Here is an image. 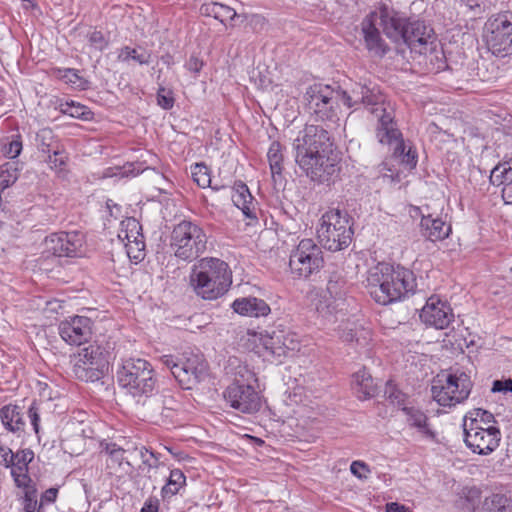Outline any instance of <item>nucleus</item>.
I'll list each match as a JSON object with an SVG mask.
<instances>
[{
    "instance_id": "4d7b16f0",
    "label": "nucleus",
    "mask_w": 512,
    "mask_h": 512,
    "mask_svg": "<svg viewBox=\"0 0 512 512\" xmlns=\"http://www.w3.org/2000/svg\"><path fill=\"white\" fill-rule=\"evenodd\" d=\"M157 102L163 109H170L173 107L174 100L169 92H166L164 88H160L157 93Z\"/></svg>"
},
{
    "instance_id": "9d476101",
    "label": "nucleus",
    "mask_w": 512,
    "mask_h": 512,
    "mask_svg": "<svg viewBox=\"0 0 512 512\" xmlns=\"http://www.w3.org/2000/svg\"><path fill=\"white\" fill-rule=\"evenodd\" d=\"M484 38L489 50L496 56L512 53V12L491 15L484 26Z\"/></svg>"
},
{
    "instance_id": "a19ab883",
    "label": "nucleus",
    "mask_w": 512,
    "mask_h": 512,
    "mask_svg": "<svg viewBox=\"0 0 512 512\" xmlns=\"http://www.w3.org/2000/svg\"><path fill=\"white\" fill-rule=\"evenodd\" d=\"M403 147H404V150H403V153H394V156H396L397 158L400 159V161L405 164L408 168L412 169V168H415L416 165H417V158H418V155H417V151L416 149L410 145V144H406L404 141H403Z\"/></svg>"
},
{
    "instance_id": "a18cd8bd",
    "label": "nucleus",
    "mask_w": 512,
    "mask_h": 512,
    "mask_svg": "<svg viewBox=\"0 0 512 512\" xmlns=\"http://www.w3.org/2000/svg\"><path fill=\"white\" fill-rule=\"evenodd\" d=\"M104 451L108 454L110 460L120 466L125 460V450L115 443L106 444Z\"/></svg>"
},
{
    "instance_id": "58836bf2",
    "label": "nucleus",
    "mask_w": 512,
    "mask_h": 512,
    "mask_svg": "<svg viewBox=\"0 0 512 512\" xmlns=\"http://www.w3.org/2000/svg\"><path fill=\"white\" fill-rule=\"evenodd\" d=\"M61 113L69 115L73 118H79L83 120H88L90 118L91 112L89 109L80 104L76 103L74 101H66V102H60L58 106Z\"/></svg>"
},
{
    "instance_id": "412c9836",
    "label": "nucleus",
    "mask_w": 512,
    "mask_h": 512,
    "mask_svg": "<svg viewBox=\"0 0 512 512\" xmlns=\"http://www.w3.org/2000/svg\"><path fill=\"white\" fill-rule=\"evenodd\" d=\"M421 320L436 329H445L454 318L450 305L440 300L437 296H431L420 313Z\"/></svg>"
},
{
    "instance_id": "774afa93",
    "label": "nucleus",
    "mask_w": 512,
    "mask_h": 512,
    "mask_svg": "<svg viewBox=\"0 0 512 512\" xmlns=\"http://www.w3.org/2000/svg\"><path fill=\"white\" fill-rule=\"evenodd\" d=\"M502 198L506 204H512V185H506L503 188Z\"/></svg>"
},
{
    "instance_id": "5fc2aeb1",
    "label": "nucleus",
    "mask_w": 512,
    "mask_h": 512,
    "mask_svg": "<svg viewBox=\"0 0 512 512\" xmlns=\"http://www.w3.org/2000/svg\"><path fill=\"white\" fill-rule=\"evenodd\" d=\"M236 16L237 13L233 8L219 3V9L217 10L215 19L219 20L221 23H225L228 20H233Z\"/></svg>"
},
{
    "instance_id": "2eb2a0df",
    "label": "nucleus",
    "mask_w": 512,
    "mask_h": 512,
    "mask_svg": "<svg viewBox=\"0 0 512 512\" xmlns=\"http://www.w3.org/2000/svg\"><path fill=\"white\" fill-rule=\"evenodd\" d=\"M43 252L58 257H76L81 255L84 236L77 231L52 233L43 243Z\"/></svg>"
},
{
    "instance_id": "a211bd4d",
    "label": "nucleus",
    "mask_w": 512,
    "mask_h": 512,
    "mask_svg": "<svg viewBox=\"0 0 512 512\" xmlns=\"http://www.w3.org/2000/svg\"><path fill=\"white\" fill-rule=\"evenodd\" d=\"M224 398L232 408L247 414L259 411L262 405L259 392L250 384H231L226 388Z\"/></svg>"
},
{
    "instance_id": "680f3d73",
    "label": "nucleus",
    "mask_w": 512,
    "mask_h": 512,
    "mask_svg": "<svg viewBox=\"0 0 512 512\" xmlns=\"http://www.w3.org/2000/svg\"><path fill=\"white\" fill-rule=\"evenodd\" d=\"M218 9H219V3H217V2L204 3L200 7V13L204 16L215 18L217 15Z\"/></svg>"
},
{
    "instance_id": "473e14b6",
    "label": "nucleus",
    "mask_w": 512,
    "mask_h": 512,
    "mask_svg": "<svg viewBox=\"0 0 512 512\" xmlns=\"http://www.w3.org/2000/svg\"><path fill=\"white\" fill-rule=\"evenodd\" d=\"M117 59L120 62H129L130 60H133L140 65H146L150 63L151 54L149 51L141 47L132 48L130 46H124L119 49Z\"/></svg>"
},
{
    "instance_id": "79ce46f5",
    "label": "nucleus",
    "mask_w": 512,
    "mask_h": 512,
    "mask_svg": "<svg viewBox=\"0 0 512 512\" xmlns=\"http://www.w3.org/2000/svg\"><path fill=\"white\" fill-rule=\"evenodd\" d=\"M369 331L365 329H349L347 332L344 331L341 335V338L346 342H353L356 341V343L360 346H365L368 342L369 338Z\"/></svg>"
},
{
    "instance_id": "9b49d317",
    "label": "nucleus",
    "mask_w": 512,
    "mask_h": 512,
    "mask_svg": "<svg viewBox=\"0 0 512 512\" xmlns=\"http://www.w3.org/2000/svg\"><path fill=\"white\" fill-rule=\"evenodd\" d=\"M320 247L312 239H302L291 251L289 270L293 278L307 279L323 266Z\"/></svg>"
},
{
    "instance_id": "338daca9",
    "label": "nucleus",
    "mask_w": 512,
    "mask_h": 512,
    "mask_svg": "<svg viewBox=\"0 0 512 512\" xmlns=\"http://www.w3.org/2000/svg\"><path fill=\"white\" fill-rule=\"evenodd\" d=\"M175 401L171 398L168 401H163V405H165L161 410V415L165 418H170L172 416V410L174 409L172 407V404H174Z\"/></svg>"
},
{
    "instance_id": "6e6d98bb",
    "label": "nucleus",
    "mask_w": 512,
    "mask_h": 512,
    "mask_svg": "<svg viewBox=\"0 0 512 512\" xmlns=\"http://www.w3.org/2000/svg\"><path fill=\"white\" fill-rule=\"evenodd\" d=\"M159 361L168 369H170L172 375L176 379V368H180L181 366V358L176 359L173 355H163L160 357Z\"/></svg>"
},
{
    "instance_id": "5701e85b",
    "label": "nucleus",
    "mask_w": 512,
    "mask_h": 512,
    "mask_svg": "<svg viewBox=\"0 0 512 512\" xmlns=\"http://www.w3.org/2000/svg\"><path fill=\"white\" fill-rule=\"evenodd\" d=\"M386 393H389V399L392 403H395L401 409L405 421L410 427L418 429L420 433L426 436H432L427 423L428 418L423 411L406 403L405 395L398 390L390 391L387 389Z\"/></svg>"
},
{
    "instance_id": "f704fd0d",
    "label": "nucleus",
    "mask_w": 512,
    "mask_h": 512,
    "mask_svg": "<svg viewBox=\"0 0 512 512\" xmlns=\"http://www.w3.org/2000/svg\"><path fill=\"white\" fill-rule=\"evenodd\" d=\"M169 475L166 476V484L162 487L163 497L174 496L186 483V477L180 469L168 470Z\"/></svg>"
},
{
    "instance_id": "0eeeda50",
    "label": "nucleus",
    "mask_w": 512,
    "mask_h": 512,
    "mask_svg": "<svg viewBox=\"0 0 512 512\" xmlns=\"http://www.w3.org/2000/svg\"><path fill=\"white\" fill-rule=\"evenodd\" d=\"M317 237L321 245L330 251L346 248L352 237V229L347 212L331 209L324 213L317 228Z\"/></svg>"
},
{
    "instance_id": "052dcab7",
    "label": "nucleus",
    "mask_w": 512,
    "mask_h": 512,
    "mask_svg": "<svg viewBox=\"0 0 512 512\" xmlns=\"http://www.w3.org/2000/svg\"><path fill=\"white\" fill-rule=\"evenodd\" d=\"M13 451L7 446L0 443V464L4 467H10L13 465Z\"/></svg>"
},
{
    "instance_id": "7c9ffc66",
    "label": "nucleus",
    "mask_w": 512,
    "mask_h": 512,
    "mask_svg": "<svg viewBox=\"0 0 512 512\" xmlns=\"http://www.w3.org/2000/svg\"><path fill=\"white\" fill-rule=\"evenodd\" d=\"M0 419L4 427L11 432L24 429V421L18 406L6 405L0 409Z\"/></svg>"
},
{
    "instance_id": "a878e982",
    "label": "nucleus",
    "mask_w": 512,
    "mask_h": 512,
    "mask_svg": "<svg viewBox=\"0 0 512 512\" xmlns=\"http://www.w3.org/2000/svg\"><path fill=\"white\" fill-rule=\"evenodd\" d=\"M421 227L424 235L433 242L444 240L451 233L450 224L440 217L433 218L431 215L422 217Z\"/></svg>"
},
{
    "instance_id": "ea45409f",
    "label": "nucleus",
    "mask_w": 512,
    "mask_h": 512,
    "mask_svg": "<svg viewBox=\"0 0 512 512\" xmlns=\"http://www.w3.org/2000/svg\"><path fill=\"white\" fill-rule=\"evenodd\" d=\"M191 173L193 180L197 183L199 187L206 188L210 185L211 178L209 175V170L208 167L203 163L195 164L192 167Z\"/></svg>"
},
{
    "instance_id": "603ef678",
    "label": "nucleus",
    "mask_w": 512,
    "mask_h": 512,
    "mask_svg": "<svg viewBox=\"0 0 512 512\" xmlns=\"http://www.w3.org/2000/svg\"><path fill=\"white\" fill-rule=\"evenodd\" d=\"M351 473L358 479H367L371 473L369 466L363 461H353L350 465Z\"/></svg>"
},
{
    "instance_id": "393cba45",
    "label": "nucleus",
    "mask_w": 512,
    "mask_h": 512,
    "mask_svg": "<svg viewBox=\"0 0 512 512\" xmlns=\"http://www.w3.org/2000/svg\"><path fill=\"white\" fill-rule=\"evenodd\" d=\"M232 308L242 316L255 318L267 316L271 312L269 305L256 297L238 298L232 303Z\"/></svg>"
},
{
    "instance_id": "1a4fd4ad",
    "label": "nucleus",
    "mask_w": 512,
    "mask_h": 512,
    "mask_svg": "<svg viewBox=\"0 0 512 512\" xmlns=\"http://www.w3.org/2000/svg\"><path fill=\"white\" fill-rule=\"evenodd\" d=\"M249 341L254 344L257 353L263 356L270 355L281 361L282 358L292 356L300 350V340L296 333L282 330L253 332Z\"/></svg>"
},
{
    "instance_id": "cd10ccee",
    "label": "nucleus",
    "mask_w": 512,
    "mask_h": 512,
    "mask_svg": "<svg viewBox=\"0 0 512 512\" xmlns=\"http://www.w3.org/2000/svg\"><path fill=\"white\" fill-rule=\"evenodd\" d=\"M267 160L269 163L273 182L275 184L281 183L283 181L282 171L284 169V155L283 147L279 142L273 141L270 144L267 151Z\"/></svg>"
},
{
    "instance_id": "e2e57ef3",
    "label": "nucleus",
    "mask_w": 512,
    "mask_h": 512,
    "mask_svg": "<svg viewBox=\"0 0 512 512\" xmlns=\"http://www.w3.org/2000/svg\"><path fill=\"white\" fill-rule=\"evenodd\" d=\"M185 66L189 71L197 74L202 69L203 62L198 57L191 56Z\"/></svg>"
},
{
    "instance_id": "0e129e2a",
    "label": "nucleus",
    "mask_w": 512,
    "mask_h": 512,
    "mask_svg": "<svg viewBox=\"0 0 512 512\" xmlns=\"http://www.w3.org/2000/svg\"><path fill=\"white\" fill-rule=\"evenodd\" d=\"M58 490L56 488H49L41 497V504H50L56 500Z\"/></svg>"
},
{
    "instance_id": "c9c22d12",
    "label": "nucleus",
    "mask_w": 512,
    "mask_h": 512,
    "mask_svg": "<svg viewBox=\"0 0 512 512\" xmlns=\"http://www.w3.org/2000/svg\"><path fill=\"white\" fill-rule=\"evenodd\" d=\"M383 30L384 33L395 41L404 39V29L406 28L407 22L399 17L383 18Z\"/></svg>"
},
{
    "instance_id": "f8f14e48",
    "label": "nucleus",
    "mask_w": 512,
    "mask_h": 512,
    "mask_svg": "<svg viewBox=\"0 0 512 512\" xmlns=\"http://www.w3.org/2000/svg\"><path fill=\"white\" fill-rule=\"evenodd\" d=\"M340 91L329 85L313 84L305 92L304 99L307 109L317 120L334 121L337 117V103Z\"/></svg>"
},
{
    "instance_id": "2f4dec72",
    "label": "nucleus",
    "mask_w": 512,
    "mask_h": 512,
    "mask_svg": "<svg viewBox=\"0 0 512 512\" xmlns=\"http://www.w3.org/2000/svg\"><path fill=\"white\" fill-rule=\"evenodd\" d=\"M362 105H364L372 114H375L376 117L379 116V114H382L383 110L387 111L384 103V96L376 87L370 88L367 86V93L364 95Z\"/></svg>"
},
{
    "instance_id": "f03ea898",
    "label": "nucleus",
    "mask_w": 512,
    "mask_h": 512,
    "mask_svg": "<svg viewBox=\"0 0 512 512\" xmlns=\"http://www.w3.org/2000/svg\"><path fill=\"white\" fill-rule=\"evenodd\" d=\"M414 273L404 267L378 263L367 272L366 287L371 297L381 305L401 301L416 289Z\"/></svg>"
},
{
    "instance_id": "69168bd1",
    "label": "nucleus",
    "mask_w": 512,
    "mask_h": 512,
    "mask_svg": "<svg viewBox=\"0 0 512 512\" xmlns=\"http://www.w3.org/2000/svg\"><path fill=\"white\" fill-rule=\"evenodd\" d=\"M386 512H412L409 508L397 502H390L386 504Z\"/></svg>"
},
{
    "instance_id": "4c0bfd02",
    "label": "nucleus",
    "mask_w": 512,
    "mask_h": 512,
    "mask_svg": "<svg viewBox=\"0 0 512 512\" xmlns=\"http://www.w3.org/2000/svg\"><path fill=\"white\" fill-rule=\"evenodd\" d=\"M490 182L493 185H511L512 184V161H506L498 164L490 175Z\"/></svg>"
},
{
    "instance_id": "c03bdc74",
    "label": "nucleus",
    "mask_w": 512,
    "mask_h": 512,
    "mask_svg": "<svg viewBox=\"0 0 512 512\" xmlns=\"http://www.w3.org/2000/svg\"><path fill=\"white\" fill-rule=\"evenodd\" d=\"M46 161L52 170L60 172L66 165L67 155L63 151L54 150L52 154L48 155Z\"/></svg>"
},
{
    "instance_id": "f3484780",
    "label": "nucleus",
    "mask_w": 512,
    "mask_h": 512,
    "mask_svg": "<svg viewBox=\"0 0 512 512\" xmlns=\"http://www.w3.org/2000/svg\"><path fill=\"white\" fill-rule=\"evenodd\" d=\"M347 293L346 281L337 275L329 278L326 289L319 294L316 302L317 312L324 318H329L341 310Z\"/></svg>"
},
{
    "instance_id": "4be33fe9",
    "label": "nucleus",
    "mask_w": 512,
    "mask_h": 512,
    "mask_svg": "<svg viewBox=\"0 0 512 512\" xmlns=\"http://www.w3.org/2000/svg\"><path fill=\"white\" fill-rule=\"evenodd\" d=\"M376 137L380 144L391 147L394 153H403L402 133L394 121L392 111H384L377 116Z\"/></svg>"
},
{
    "instance_id": "6ab92c4d",
    "label": "nucleus",
    "mask_w": 512,
    "mask_h": 512,
    "mask_svg": "<svg viewBox=\"0 0 512 512\" xmlns=\"http://www.w3.org/2000/svg\"><path fill=\"white\" fill-rule=\"evenodd\" d=\"M118 239L124 244L130 259L141 261L145 256L142 227L137 219L130 217L121 221Z\"/></svg>"
},
{
    "instance_id": "e433bc0d",
    "label": "nucleus",
    "mask_w": 512,
    "mask_h": 512,
    "mask_svg": "<svg viewBox=\"0 0 512 512\" xmlns=\"http://www.w3.org/2000/svg\"><path fill=\"white\" fill-rule=\"evenodd\" d=\"M365 93H367L366 85H356L350 92L341 91L339 100H341L347 108L357 110L358 107L362 105Z\"/></svg>"
},
{
    "instance_id": "de8ad7c7",
    "label": "nucleus",
    "mask_w": 512,
    "mask_h": 512,
    "mask_svg": "<svg viewBox=\"0 0 512 512\" xmlns=\"http://www.w3.org/2000/svg\"><path fill=\"white\" fill-rule=\"evenodd\" d=\"M2 151L8 158H16L22 151V142L19 136H13L12 139L3 145Z\"/></svg>"
},
{
    "instance_id": "aec40b11",
    "label": "nucleus",
    "mask_w": 512,
    "mask_h": 512,
    "mask_svg": "<svg viewBox=\"0 0 512 512\" xmlns=\"http://www.w3.org/2000/svg\"><path fill=\"white\" fill-rule=\"evenodd\" d=\"M61 338L70 345H81L92 335V321L85 316L69 317L59 324Z\"/></svg>"
},
{
    "instance_id": "49530a36",
    "label": "nucleus",
    "mask_w": 512,
    "mask_h": 512,
    "mask_svg": "<svg viewBox=\"0 0 512 512\" xmlns=\"http://www.w3.org/2000/svg\"><path fill=\"white\" fill-rule=\"evenodd\" d=\"M11 469V475L18 487H26L30 481L28 476V467L14 466L9 467Z\"/></svg>"
},
{
    "instance_id": "13d9d810",
    "label": "nucleus",
    "mask_w": 512,
    "mask_h": 512,
    "mask_svg": "<svg viewBox=\"0 0 512 512\" xmlns=\"http://www.w3.org/2000/svg\"><path fill=\"white\" fill-rule=\"evenodd\" d=\"M17 180L15 171L10 172L9 170H2L0 172V189L3 191Z\"/></svg>"
},
{
    "instance_id": "b1692460",
    "label": "nucleus",
    "mask_w": 512,
    "mask_h": 512,
    "mask_svg": "<svg viewBox=\"0 0 512 512\" xmlns=\"http://www.w3.org/2000/svg\"><path fill=\"white\" fill-rule=\"evenodd\" d=\"M231 199L233 204L242 211L248 219H257L258 203L243 182H236L232 187Z\"/></svg>"
},
{
    "instance_id": "09e8293b",
    "label": "nucleus",
    "mask_w": 512,
    "mask_h": 512,
    "mask_svg": "<svg viewBox=\"0 0 512 512\" xmlns=\"http://www.w3.org/2000/svg\"><path fill=\"white\" fill-rule=\"evenodd\" d=\"M87 38L89 41V44L95 48L96 50L102 51L108 46V39L105 37V35L98 30L90 31L87 34Z\"/></svg>"
},
{
    "instance_id": "20e7f679",
    "label": "nucleus",
    "mask_w": 512,
    "mask_h": 512,
    "mask_svg": "<svg viewBox=\"0 0 512 512\" xmlns=\"http://www.w3.org/2000/svg\"><path fill=\"white\" fill-rule=\"evenodd\" d=\"M462 426L464 442L473 453L489 455L499 447L502 435L491 412L481 408L469 410Z\"/></svg>"
},
{
    "instance_id": "72a5a7b5",
    "label": "nucleus",
    "mask_w": 512,
    "mask_h": 512,
    "mask_svg": "<svg viewBox=\"0 0 512 512\" xmlns=\"http://www.w3.org/2000/svg\"><path fill=\"white\" fill-rule=\"evenodd\" d=\"M483 509L486 512H512V502L506 495L494 493L485 498Z\"/></svg>"
},
{
    "instance_id": "ddd939ff",
    "label": "nucleus",
    "mask_w": 512,
    "mask_h": 512,
    "mask_svg": "<svg viewBox=\"0 0 512 512\" xmlns=\"http://www.w3.org/2000/svg\"><path fill=\"white\" fill-rule=\"evenodd\" d=\"M73 373L76 378L94 382L100 379L107 368V359L98 345H89L72 357Z\"/></svg>"
},
{
    "instance_id": "f257e3e1",
    "label": "nucleus",
    "mask_w": 512,
    "mask_h": 512,
    "mask_svg": "<svg viewBox=\"0 0 512 512\" xmlns=\"http://www.w3.org/2000/svg\"><path fill=\"white\" fill-rule=\"evenodd\" d=\"M327 130L319 125H306L293 142L295 162L311 180L328 181L338 170Z\"/></svg>"
},
{
    "instance_id": "37998d69",
    "label": "nucleus",
    "mask_w": 512,
    "mask_h": 512,
    "mask_svg": "<svg viewBox=\"0 0 512 512\" xmlns=\"http://www.w3.org/2000/svg\"><path fill=\"white\" fill-rule=\"evenodd\" d=\"M58 77L76 88H84V81L75 69H63L58 71Z\"/></svg>"
},
{
    "instance_id": "7ed1b4c3",
    "label": "nucleus",
    "mask_w": 512,
    "mask_h": 512,
    "mask_svg": "<svg viewBox=\"0 0 512 512\" xmlns=\"http://www.w3.org/2000/svg\"><path fill=\"white\" fill-rule=\"evenodd\" d=\"M232 284L229 265L215 257L200 258L189 274V287L203 300H216L222 297Z\"/></svg>"
},
{
    "instance_id": "864d4df0",
    "label": "nucleus",
    "mask_w": 512,
    "mask_h": 512,
    "mask_svg": "<svg viewBox=\"0 0 512 512\" xmlns=\"http://www.w3.org/2000/svg\"><path fill=\"white\" fill-rule=\"evenodd\" d=\"M491 391L493 393H502V394L512 393V379L511 378H507V379L503 378V379L493 381Z\"/></svg>"
},
{
    "instance_id": "8fccbe9b",
    "label": "nucleus",
    "mask_w": 512,
    "mask_h": 512,
    "mask_svg": "<svg viewBox=\"0 0 512 512\" xmlns=\"http://www.w3.org/2000/svg\"><path fill=\"white\" fill-rule=\"evenodd\" d=\"M34 458V453L30 449L19 450L13 454V465L14 466H22L28 467L29 463L32 462Z\"/></svg>"
},
{
    "instance_id": "3c124183",
    "label": "nucleus",
    "mask_w": 512,
    "mask_h": 512,
    "mask_svg": "<svg viewBox=\"0 0 512 512\" xmlns=\"http://www.w3.org/2000/svg\"><path fill=\"white\" fill-rule=\"evenodd\" d=\"M28 418L30 420V423L32 425L33 431L36 435H39L40 432V420H41V409L40 406L33 403L28 411H27Z\"/></svg>"
},
{
    "instance_id": "bb28decb",
    "label": "nucleus",
    "mask_w": 512,
    "mask_h": 512,
    "mask_svg": "<svg viewBox=\"0 0 512 512\" xmlns=\"http://www.w3.org/2000/svg\"><path fill=\"white\" fill-rule=\"evenodd\" d=\"M139 453L142 459V463L146 469V475L152 482L157 483V481L160 480L157 475H152V472H160L161 479L166 478V473L168 472L169 468L159 460L157 454L149 451L145 447H142Z\"/></svg>"
},
{
    "instance_id": "c85d7f7f",
    "label": "nucleus",
    "mask_w": 512,
    "mask_h": 512,
    "mask_svg": "<svg viewBox=\"0 0 512 512\" xmlns=\"http://www.w3.org/2000/svg\"><path fill=\"white\" fill-rule=\"evenodd\" d=\"M362 31L367 49L375 55H384L387 51V47L384 44L378 29L370 20L363 21Z\"/></svg>"
},
{
    "instance_id": "423d86ee",
    "label": "nucleus",
    "mask_w": 512,
    "mask_h": 512,
    "mask_svg": "<svg viewBox=\"0 0 512 512\" xmlns=\"http://www.w3.org/2000/svg\"><path fill=\"white\" fill-rule=\"evenodd\" d=\"M470 376L462 371L438 375L431 387L433 399L443 407H455L466 401L472 390Z\"/></svg>"
},
{
    "instance_id": "c756f323",
    "label": "nucleus",
    "mask_w": 512,
    "mask_h": 512,
    "mask_svg": "<svg viewBox=\"0 0 512 512\" xmlns=\"http://www.w3.org/2000/svg\"><path fill=\"white\" fill-rule=\"evenodd\" d=\"M352 384L360 399H368L375 394L376 388L373 379L365 368L354 373Z\"/></svg>"
},
{
    "instance_id": "bf43d9fd",
    "label": "nucleus",
    "mask_w": 512,
    "mask_h": 512,
    "mask_svg": "<svg viewBox=\"0 0 512 512\" xmlns=\"http://www.w3.org/2000/svg\"><path fill=\"white\" fill-rule=\"evenodd\" d=\"M378 172H379V175L384 180L387 179L390 183L400 181L399 174L398 173L393 174L391 168L388 167V164L386 162H383L378 166Z\"/></svg>"
},
{
    "instance_id": "4468645a",
    "label": "nucleus",
    "mask_w": 512,
    "mask_h": 512,
    "mask_svg": "<svg viewBox=\"0 0 512 512\" xmlns=\"http://www.w3.org/2000/svg\"><path fill=\"white\" fill-rule=\"evenodd\" d=\"M176 369V380L184 389H192L208 377V364L204 356L193 350L182 354L181 366Z\"/></svg>"
},
{
    "instance_id": "6e6552de",
    "label": "nucleus",
    "mask_w": 512,
    "mask_h": 512,
    "mask_svg": "<svg viewBox=\"0 0 512 512\" xmlns=\"http://www.w3.org/2000/svg\"><path fill=\"white\" fill-rule=\"evenodd\" d=\"M118 382L134 397L152 394L156 379L152 365L141 358H129L118 371Z\"/></svg>"
},
{
    "instance_id": "39448f33",
    "label": "nucleus",
    "mask_w": 512,
    "mask_h": 512,
    "mask_svg": "<svg viewBox=\"0 0 512 512\" xmlns=\"http://www.w3.org/2000/svg\"><path fill=\"white\" fill-rule=\"evenodd\" d=\"M208 240L209 237L200 223L183 219L172 228L169 248L178 260L191 263L207 252Z\"/></svg>"
},
{
    "instance_id": "dca6fc26",
    "label": "nucleus",
    "mask_w": 512,
    "mask_h": 512,
    "mask_svg": "<svg viewBox=\"0 0 512 512\" xmlns=\"http://www.w3.org/2000/svg\"><path fill=\"white\" fill-rule=\"evenodd\" d=\"M404 43L411 52L426 55L433 52L437 46L434 30L424 21H408L404 29Z\"/></svg>"
}]
</instances>
